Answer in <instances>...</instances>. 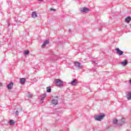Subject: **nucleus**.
Here are the masks:
<instances>
[{
  "label": "nucleus",
  "instance_id": "1",
  "mask_svg": "<svg viewBox=\"0 0 131 131\" xmlns=\"http://www.w3.org/2000/svg\"><path fill=\"white\" fill-rule=\"evenodd\" d=\"M105 114H99L97 115L94 116V119L96 121H102L103 119L105 118Z\"/></svg>",
  "mask_w": 131,
  "mask_h": 131
},
{
  "label": "nucleus",
  "instance_id": "2",
  "mask_svg": "<svg viewBox=\"0 0 131 131\" xmlns=\"http://www.w3.org/2000/svg\"><path fill=\"white\" fill-rule=\"evenodd\" d=\"M54 82H55V84L56 85H58V86H63V84L64 83V82L62 80H61L59 79H55Z\"/></svg>",
  "mask_w": 131,
  "mask_h": 131
},
{
  "label": "nucleus",
  "instance_id": "3",
  "mask_svg": "<svg viewBox=\"0 0 131 131\" xmlns=\"http://www.w3.org/2000/svg\"><path fill=\"white\" fill-rule=\"evenodd\" d=\"M80 12L83 14H86L90 12V9L86 7H83L80 9Z\"/></svg>",
  "mask_w": 131,
  "mask_h": 131
},
{
  "label": "nucleus",
  "instance_id": "4",
  "mask_svg": "<svg viewBox=\"0 0 131 131\" xmlns=\"http://www.w3.org/2000/svg\"><path fill=\"white\" fill-rule=\"evenodd\" d=\"M46 97H47V95L45 93L40 96V97L41 98L40 100L41 104H42L43 103V100H45Z\"/></svg>",
  "mask_w": 131,
  "mask_h": 131
},
{
  "label": "nucleus",
  "instance_id": "5",
  "mask_svg": "<svg viewBox=\"0 0 131 131\" xmlns=\"http://www.w3.org/2000/svg\"><path fill=\"white\" fill-rule=\"evenodd\" d=\"M116 51L119 56H122L123 55V51L120 50L119 48L116 49Z\"/></svg>",
  "mask_w": 131,
  "mask_h": 131
},
{
  "label": "nucleus",
  "instance_id": "6",
  "mask_svg": "<svg viewBox=\"0 0 131 131\" xmlns=\"http://www.w3.org/2000/svg\"><path fill=\"white\" fill-rule=\"evenodd\" d=\"M126 96L128 101H129V100L131 99V92H126Z\"/></svg>",
  "mask_w": 131,
  "mask_h": 131
},
{
  "label": "nucleus",
  "instance_id": "7",
  "mask_svg": "<svg viewBox=\"0 0 131 131\" xmlns=\"http://www.w3.org/2000/svg\"><path fill=\"white\" fill-rule=\"evenodd\" d=\"M74 64L77 68H79V69H81V67H82V66L80 65V63L78 62H75Z\"/></svg>",
  "mask_w": 131,
  "mask_h": 131
},
{
  "label": "nucleus",
  "instance_id": "8",
  "mask_svg": "<svg viewBox=\"0 0 131 131\" xmlns=\"http://www.w3.org/2000/svg\"><path fill=\"white\" fill-rule=\"evenodd\" d=\"M70 84H71V85H76V84H77V79H74L71 82Z\"/></svg>",
  "mask_w": 131,
  "mask_h": 131
},
{
  "label": "nucleus",
  "instance_id": "9",
  "mask_svg": "<svg viewBox=\"0 0 131 131\" xmlns=\"http://www.w3.org/2000/svg\"><path fill=\"white\" fill-rule=\"evenodd\" d=\"M13 85H14V83L13 82H10L8 85H7V89L8 90H12V88H13Z\"/></svg>",
  "mask_w": 131,
  "mask_h": 131
},
{
  "label": "nucleus",
  "instance_id": "10",
  "mask_svg": "<svg viewBox=\"0 0 131 131\" xmlns=\"http://www.w3.org/2000/svg\"><path fill=\"white\" fill-rule=\"evenodd\" d=\"M51 103L52 105H54V106H56L57 104H58V100L57 99H53L51 101Z\"/></svg>",
  "mask_w": 131,
  "mask_h": 131
},
{
  "label": "nucleus",
  "instance_id": "11",
  "mask_svg": "<svg viewBox=\"0 0 131 131\" xmlns=\"http://www.w3.org/2000/svg\"><path fill=\"white\" fill-rule=\"evenodd\" d=\"M31 17H32V18H36L37 17V13H36V12L33 11L32 13Z\"/></svg>",
  "mask_w": 131,
  "mask_h": 131
},
{
  "label": "nucleus",
  "instance_id": "12",
  "mask_svg": "<svg viewBox=\"0 0 131 131\" xmlns=\"http://www.w3.org/2000/svg\"><path fill=\"white\" fill-rule=\"evenodd\" d=\"M49 40H46L43 43L42 45L41 46V48H46V46H47V45H48V43H49Z\"/></svg>",
  "mask_w": 131,
  "mask_h": 131
},
{
  "label": "nucleus",
  "instance_id": "13",
  "mask_svg": "<svg viewBox=\"0 0 131 131\" xmlns=\"http://www.w3.org/2000/svg\"><path fill=\"white\" fill-rule=\"evenodd\" d=\"M49 40H46L43 43L42 45L41 46V48H46V46H47V45H48V43H49Z\"/></svg>",
  "mask_w": 131,
  "mask_h": 131
},
{
  "label": "nucleus",
  "instance_id": "14",
  "mask_svg": "<svg viewBox=\"0 0 131 131\" xmlns=\"http://www.w3.org/2000/svg\"><path fill=\"white\" fill-rule=\"evenodd\" d=\"M124 122H125V119L123 118L121 120V122L119 123V125H123V124H124Z\"/></svg>",
  "mask_w": 131,
  "mask_h": 131
},
{
  "label": "nucleus",
  "instance_id": "15",
  "mask_svg": "<svg viewBox=\"0 0 131 131\" xmlns=\"http://www.w3.org/2000/svg\"><path fill=\"white\" fill-rule=\"evenodd\" d=\"M122 66H126L127 65V60L125 59L123 62H121Z\"/></svg>",
  "mask_w": 131,
  "mask_h": 131
},
{
  "label": "nucleus",
  "instance_id": "16",
  "mask_svg": "<svg viewBox=\"0 0 131 131\" xmlns=\"http://www.w3.org/2000/svg\"><path fill=\"white\" fill-rule=\"evenodd\" d=\"M131 20V17L130 16H127L125 18V21L126 22V23H128L129 22H130Z\"/></svg>",
  "mask_w": 131,
  "mask_h": 131
},
{
  "label": "nucleus",
  "instance_id": "17",
  "mask_svg": "<svg viewBox=\"0 0 131 131\" xmlns=\"http://www.w3.org/2000/svg\"><path fill=\"white\" fill-rule=\"evenodd\" d=\"M26 79L24 78H22L20 79V83L21 84H24L25 83Z\"/></svg>",
  "mask_w": 131,
  "mask_h": 131
},
{
  "label": "nucleus",
  "instance_id": "18",
  "mask_svg": "<svg viewBox=\"0 0 131 131\" xmlns=\"http://www.w3.org/2000/svg\"><path fill=\"white\" fill-rule=\"evenodd\" d=\"M9 123L10 125H14L15 124V121L13 120H9Z\"/></svg>",
  "mask_w": 131,
  "mask_h": 131
},
{
  "label": "nucleus",
  "instance_id": "19",
  "mask_svg": "<svg viewBox=\"0 0 131 131\" xmlns=\"http://www.w3.org/2000/svg\"><path fill=\"white\" fill-rule=\"evenodd\" d=\"M118 122V120L117 119H113V124H114L116 125V124H117Z\"/></svg>",
  "mask_w": 131,
  "mask_h": 131
},
{
  "label": "nucleus",
  "instance_id": "20",
  "mask_svg": "<svg viewBox=\"0 0 131 131\" xmlns=\"http://www.w3.org/2000/svg\"><path fill=\"white\" fill-rule=\"evenodd\" d=\"M51 90L52 89H51V87H47L46 91L47 92V93H51Z\"/></svg>",
  "mask_w": 131,
  "mask_h": 131
},
{
  "label": "nucleus",
  "instance_id": "21",
  "mask_svg": "<svg viewBox=\"0 0 131 131\" xmlns=\"http://www.w3.org/2000/svg\"><path fill=\"white\" fill-rule=\"evenodd\" d=\"M29 54V51L26 50L24 52V54L26 56L28 55Z\"/></svg>",
  "mask_w": 131,
  "mask_h": 131
},
{
  "label": "nucleus",
  "instance_id": "22",
  "mask_svg": "<svg viewBox=\"0 0 131 131\" xmlns=\"http://www.w3.org/2000/svg\"><path fill=\"white\" fill-rule=\"evenodd\" d=\"M28 97V98H32L33 95H32V94L29 93Z\"/></svg>",
  "mask_w": 131,
  "mask_h": 131
},
{
  "label": "nucleus",
  "instance_id": "23",
  "mask_svg": "<svg viewBox=\"0 0 131 131\" xmlns=\"http://www.w3.org/2000/svg\"><path fill=\"white\" fill-rule=\"evenodd\" d=\"M15 115H16V116H18V115H19V111H16L15 112Z\"/></svg>",
  "mask_w": 131,
  "mask_h": 131
},
{
  "label": "nucleus",
  "instance_id": "24",
  "mask_svg": "<svg viewBox=\"0 0 131 131\" xmlns=\"http://www.w3.org/2000/svg\"><path fill=\"white\" fill-rule=\"evenodd\" d=\"M92 63H93V64H94V65H97V63L96 62V61H95V60H93V61H92Z\"/></svg>",
  "mask_w": 131,
  "mask_h": 131
},
{
  "label": "nucleus",
  "instance_id": "25",
  "mask_svg": "<svg viewBox=\"0 0 131 131\" xmlns=\"http://www.w3.org/2000/svg\"><path fill=\"white\" fill-rule=\"evenodd\" d=\"M1 86H3V83L0 82V88Z\"/></svg>",
  "mask_w": 131,
  "mask_h": 131
},
{
  "label": "nucleus",
  "instance_id": "26",
  "mask_svg": "<svg viewBox=\"0 0 131 131\" xmlns=\"http://www.w3.org/2000/svg\"><path fill=\"white\" fill-rule=\"evenodd\" d=\"M50 11H56L55 9H50Z\"/></svg>",
  "mask_w": 131,
  "mask_h": 131
},
{
  "label": "nucleus",
  "instance_id": "27",
  "mask_svg": "<svg viewBox=\"0 0 131 131\" xmlns=\"http://www.w3.org/2000/svg\"><path fill=\"white\" fill-rule=\"evenodd\" d=\"M71 32V30L69 29V32Z\"/></svg>",
  "mask_w": 131,
  "mask_h": 131
},
{
  "label": "nucleus",
  "instance_id": "28",
  "mask_svg": "<svg viewBox=\"0 0 131 131\" xmlns=\"http://www.w3.org/2000/svg\"><path fill=\"white\" fill-rule=\"evenodd\" d=\"M22 111V108L21 107H20V111Z\"/></svg>",
  "mask_w": 131,
  "mask_h": 131
},
{
  "label": "nucleus",
  "instance_id": "29",
  "mask_svg": "<svg viewBox=\"0 0 131 131\" xmlns=\"http://www.w3.org/2000/svg\"><path fill=\"white\" fill-rule=\"evenodd\" d=\"M39 2H42L43 0H38Z\"/></svg>",
  "mask_w": 131,
  "mask_h": 131
}]
</instances>
